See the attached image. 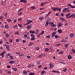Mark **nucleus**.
<instances>
[{
	"mask_svg": "<svg viewBox=\"0 0 75 75\" xmlns=\"http://www.w3.org/2000/svg\"><path fill=\"white\" fill-rule=\"evenodd\" d=\"M65 16L66 17H67V18H71V17H73V16H74V18H75V14L74 13L71 15V13H69L66 15Z\"/></svg>",
	"mask_w": 75,
	"mask_h": 75,
	"instance_id": "nucleus-1",
	"label": "nucleus"
},
{
	"mask_svg": "<svg viewBox=\"0 0 75 75\" xmlns=\"http://www.w3.org/2000/svg\"><path fill=\"white\" fill-rule=\"evenodd\" d=\"M6 54V51H4L2 52L0 54V56H2V58H3L4 56V55Z\"/></svg>",
	"mask_w": 75,
	"mask_h": 75,
	"instance_id": "nucleus-2",
	"label": "nucleus"
},
{
	"mask_svg": "<svg viewBox=\"0 0 75 75\" xmlns=\"http://www.w3.org/2000/svg\"><path fill=\"white\" fill-rule=\"evenodd\" d=\"M70 9L69 7H67V8H65L62 11L63 12H65L66 11H67V10H69Z\"/></svg>",
	"mask_w": 75,
	"mask_h": 75,
	"instance_id": "nucleus-3",
	"label": "nucleus"
},
{
	"mask_svg": "<svg viewBox=\"0 0 75 75\" xmlns=\"http://www.w3.org/2000/svg\"><path fill=\"white\" fill-rule=\"evenodd\" d=\"M56 34H57V32H54L52 33L51 34L52 35V38H53V37H54L55 35Z\"/></svg>",
	"mask_w": 75,
	"mask_h": 75,
	"instance_id": "nucleus-4",
	"label": "nucleus"
},
{
	"mask_svg": "<svg viewBox=\"0 0 75 75\" xmlns=\"http://www.w3.org/2000/svg\"><path fill=\"white\" fill-rule=\"evenodd\" d=\"M68 6H69V7H71L72 8H75V7L74 6H73L70 4H68Z\"/></svg>",
	"mask_w": 75,
	"mask_h": 75,
	"instance_id": "nucleus-5",
	"label": "nucleus"
},
{
	"mask_svg": "<svg viewBox=\"0 0 75 75\" xmlns=\"http://www.w3.org/2000/svg\"><path fill=\"white\" fill-rule=\"evenodd\" d=\"M50 68H51V69L54 66V65L53 64H51V63H50Z\"/></svg>",
	"mask_w": 75,
	"mask_h": 75,
	"instance_id": "nucleus-6",
	"label": "nucleus"
},
{
	"mask_svg": "<svg viewBox=\"0 0 75 75\" xmlns=\"http://www.w3.org/2000/svg\"><path fill=\"white\" fill-rule=\"evenodd\" d=\"M32 28V25H29L27 26V28L28 30H30V29H31V28Z\"/></svg>",
	"mask_w": 75,
	"mask_h": 75,
	"instance_id": "nucleus-7",
	"label": "nucleus"
},
{
	"mask_svg": "<svg viewBox=\"0 0 75 75\" xmlns=\"http://www.w3.org/2000/svg\"><path fill=\"white\" fill-rule=\"evenodd\" d=\"M67 58L69 59H72V57L71 56V55L69 54L67 57Z\"/></svg>",
	"mask_w": 75,
	"mask_h": 75,
	"instance_id": "nucleus-8",
	"label": "nucleus"
},
{
	"mask_svg": "<svg viewBox=\"0 0 75 75\" xmlns=\"http://www.w3.org/2000/svg\"><path fill=\"white\" fill-rule=\"evenodd\" d=\"M20 2L21 3H27V1L26 0H21L20 1Z\"/></svg>",
	"mask_w": 75,
	"mask_h": 75,
	"instance_id": "nucleus-9",
	"label": "nucleus"
},
{
	"mask_svg": "<svg viewBox=\"0 0 75 75\" xmlns=\"http://www.w3.org/2000/svg\"><path fill=\"white\" fill-rule=\"evenodd\" d=\"M16 62L15 61H14L13 60H11L9 62V64H14Z\"/></svg>",
	"mask_w": 75,
	"mask_h": 75,
	"instance_id": "nucleus-10",
	"label": "nucleus"
},
{
	"mask_svg": "<svg viewBox=\"0 0 75 75\" xmlns=\"http://www.w3.org/2000/svg\"><path fill=\"white\" fill-rule=\"evenodd\" d=\"M33 22V21L31 20H29L28 21V22L27 23L28 24H30V23H32Z\"/></svg>",
	"mask_w": 75,
	"mask_h": 75,
	"instance_id": "nucleus-11",
	"label": "nucleus"
},
{
	"mask_svg": "<svg viewBox=\"0 0 75 75\" xmlns=\"http://www.w3.org/2000/svg\"><path fill=\"white\" fill-rule=\"evenodd\" d=\"M60 20H62L61 21L62 22H64V21H65V18H64L62 17V18H60Z\"/></svg>",
	"mask_w": 75,
	"mask_h": 75,
	"instance_id": "nucleus-12",
	"label": "nucleus"
},
{
	"mask_svg": "<svg viewBox=\"0 0 75 75\" xmlns=\"http://www.w3.org/2000/svg\"><path fill=\"white\" fill-rule=\"evenodd\" d=\"M57 7H52V8H51V9H52V10H53V11H56V10H57Z\"/></svg>",
	"mask_w": 75,
	"mask_h": 75,
	"instance_id": "nucleus-13",
	"label": "nucleus"
},
{
	"mask_svg": "<svg viewBox=\"0 0 75 75\" xmlns=\"http://www.w3.org/2000/svg\"><path fill=\"white\" fill-rule=\"evenodd\" d=\"M29 33L30 34H34V33H35V32L34 30H33V31L32 30H30L29 31Z\"/></svg>",
	"mask_w": 75,
	"mask_h": 75,
	"instance_id": "nucleus-14",
	"label": "nucleus"
},
{
	"mask_svg": "<svg viewBox=\"0 0 75 75\" xmlns=\"http://www.w3.org/2000/svg\"><path fill=\"white\" fill-rule=\"evenodd\" d=\"M62 30L61 29H59L58 30V33L61 34L62 33Z\"/></svg>",
	"mask_w": 75,
	"mask_h": 75,
	"instance_id": "nucleus-15",
	"label": "nucleus"
},
{
	"mask_svg": "<svg viewBox=\"0 0 75 75\" xmlns=\"http://www.w3.org/2000/svg\"><path fill=\"white\" fill-rule=\"evenodd\" d=\"M62 24L60 22L59 23L58 26V27H61V26H62Z\"/></svg>",
	"mask_w": 75,
	"mask_h": 75,
	"instance_id": "nucleus-16",
	"label": "nucleus"
},
{
	"mask_svg": "<svg viewBox=\"0 0 75 75\" xmlns=\"http://www.w3.org/2000/svg\"><path fill=\"white\" fill-rule=\"evenodd\" d=\"M12 69L13 71H17V69L16 68L12 67Z\"/></svg>",
	"mask_w": 75,
	"mask_h": 75,
	"instance_id": "nucleus-17",
	"label": "nucleus"
},
{
	"mask_svg": "<svg viewBox=\"0 0 75 75\" xmlns=\"http://www.w3.org/2000/svg\"><path fill=\"white\" fill-rule=\"evenodd\" d=\"M6 49L8 51H10V47L8 46H7L6 47Z\"/></svg>",
	"mask_w": 75,
	"mask_h": 75,
	"instance_id": "nucleus-18",
	"label": "nucleus"
},
{
	"mask_svg": "<svg viewBox=\"0 0 75 75\" xmlns=\"http://www.w3.org/2000/svg\"><path fill=\"white\" fill-rule=\"evenodd\" d=\"M71 51H72L73 53L75 54V50L74 49H71Z\"/></svg>",
	"mask_w": 75,
	"mask_h": 75,
	"instance_id": "nucleus-19",
	"label": "nucleus"
},
{
	"mask_svg": "<svg viewBox=\"0 0 75 75\" xmlns=\"http://www.w3.org/2000/svg\"><path fill=\"white\" fill-rule=\"evenodd\" d=\"M14 34L15 35H19V32L18 31H16L15 33Z\"/></svg>",
	"mask_w": 75,
	"mask_h": 75,
	"instance_id": "nucleus-20",
	"label": "nucleus"
},
{
	"mask_svg": "<svg viewBox=\"0 0 75 75\" xmlns=\"http://www.w3.org/2000/svg\"><path fill=\"white\" fill-rule=\"evenodd\" d=\"M9 58L10 59H14V57H13V56L11 55L9 56Z\"/></svg>",
	"mask_w": 75,
	"mask_h": 75,
	"instance_id": "nucleus-21",
	"label": "nucleus"
},
{
	"mask_svg": "<svg viewBox=\"0 0 75 75\" xmlns=\"http://www.w3.org/2000/svg\"><path fill=\"white\" fill-rule=\"evenodd\" d=\"M74 34L73 33H71L70 35V37H74Z\"/></svg>",
	"mask_w": 75,
	"mask_h": 75,
	"instance_id": "nucleus-22",
	"label": "nucleus"
},
{
	"mask_svg": "<svg viewBox=\"0 0 75 75\" xmlns=\"http://www.w3.org/2000/svg\"><path fill=\"white\" fill-rule=\"evenodd\" d=\"M56 26V24H54H54H53L52 25H51V26L52 27H55Z\"/></svg>",
	"mask_w": 75,
	"mask_h": 75,
	"instance_id": "nucleus-23",
	"label": "nucleus"
},
{
	"mask_svg": "<svg viewBox=\"0 0 75 75\" xmlns=\"http://www.w3.org/2000/svg\"><path fill=\"white\" fill-rule=\"evenodd\" d=\"M13 28H16V29H17V28H18V26H17V25H15L14 26Z\"/></svg>",
	"mask_w": 75,
	"mask_h": 75,
	"instance_id": "nucleus-24",
	"label": "nucleus"
},
{
	"mask_svg": "<svg viewBox=\"0 0 75 75\" xmlns=\"http://www.w3.org/2000/svg\"><path fill=\"white\" fill-rule=\"evenodd\" d=\"M49 24V23H48V21H46V24L45 25V27H47V25H48Z\"/></svg>",
	"mask_w": 75,
	"mask_h": 75,
	"instance_id": "nucleus-25",
	"label": "nucleus"
},
{
	"mask_svg": "<svg viewBox=\"0 0 75 75\" xmlns=\"http://www.w3.org/2000/svg\"><path fill=\"white\" fill-rule=\"evenodd\" d=\"M29 75H35V74L34 72H30Z\"/></svg>",
	"mask_w": 75,
	"mask_h": 75,
	"instance_id": "nucleus-26",
	"label": "nucleus"
},
{
	"mask_svg": "<svg viewBox=\"0 0 75 75\" xmlns=\"http://www.w3.org/2000/svg\"><path fill=\"white\" fill-rule=\"evenodd\" d=\"M45 51L47 52V51H49V48H45Z\"/></svg>",
	"mask_w": 75,
	"mask_h": 75,
	"instance_id": "nucleus-27",
	"label": "nucleus"
},
{
	"mask_svg": "<svg viewBox=\"0 0 75 75\" xmlns=\"http://www.w3.org/2000/svg\"><path fill=\"white\" fill-rule=\"evenodd\" d=\"M33 44H34V43L31 42L28 45L29 46H30V45H33Z\"/></svg>",
	"mask_w": 75,
	"mask_h": 75,
	"instance_id": "nucleus-28",
	"label": "nucleus"
},
{
	"mask_svg": "<svg viewBox=\"0 0 75 75\" xmlns=\"http://www.w3.org/2000/svg\"><path fill=\"white\" fill-rule=\"evenodd\" d=\"M5 28H8V27H9V26H8V25H5Z\"/></svg>",
	"mask_w": 75,
	"mask_h": 75,
	"instance_id": "nucleus-29",
	"label": "nucleus"
},
{
	"mask_svg": "<svg viewBox=\"0 0 75 75\" xmlns=\"http://www.w3.org/2000/svg\"><path fill=\"white\" fill-rule=\"evenodd\" d=\"M18 25L19 27H21V28H22L23 27V26H22L21 24H18Z\"/></svg>",
	"mask_w": 75,
	"mask_h": 75,
	"instance_id": "nucleus-30",
	"label": "nucleus"
},
{
	"mask_svg": "<svg viewBox=\"0 0 75 75\" xmlns=\"http://www.w3.org/2000/svg\"><path fill=\"white\" fill-rule=\"evenodd\" d=\"M55 38H59V36H58V35H55L54 36Z\"/></svg>",
	"mask_w": 75,
	"mask_h": 75,
	"instance_id": "nucleus-31",
	"label": "nucleus"
},
{
	"mask_svg": "<svg viewBox=\"0 0 75 75\" xmlns=\"http://www.w3.org/2000/svg\"><path fill=\"white\" fill-rule=\"evenodd\" d=\"M18 21H21L22 20V18H18V19L17 20Z\"/></svg>",
	"mask_w": 75,
	"mask_h": 75,
	"instance_id": "nucleus-32",
	"label": "nucleus"
},
{
	"mask_svg": "<svg viewBox=\"0 0 75 75\" xmlns=\"http://www.w3.org/2000/svg\"><path fill=\"white\" fill-rule=\"evenodd\" d=\"M7 20L8 22H11V19H7Z\"/></svg>",
	"mask_w": 75,
	"mask_h": 75,
	"instance_id": "nucleus-33",
	"label": "nucleus"
},
{
	"mask_svg": "<svg viewBox=\"0 0 75 75\" xmlns=\"http://www.w3.org/2000/svg\"><path fill=\"white\" fill-rule=\"evenodd\" d=\"M45 73V71H42V72H41V74H42V75H44Z\"/></svg>",
	"mask_w": 75,
	"mask_h": 75,
	"instance_id": "nucleus-34",
	"label": "nucleus"
},
{
	"mask_svg": "<svg viewBox=\"0 0 75 75\" xmlns=\"http://www.w3.org/2000/svg\"><path fill=\"white\" fill-rule=\"evenodd\" d=\"M67 68H66L64 70H63V71H64V72H66L67 70Z\"/></svg>",
	"mask_w": 75,
	"mask_h": 75,
	"instance_id": "nucleus-35",
	"label": "nucleus"
},
{
	"mask_svg": "<svg viewBox=\"0 0 75 75\" xmlns=\"http://www.w3.org/2000/svg\"><path fill=\"white\" fill-rule=\"evenodd\" d=\"M43 17L42 16H41L39 18V19L40 20H43Z\"/></svg>",
	"mask_w": 75,
	"mask_h": 75,
	"instance_id": "nucleus-36",
	"label": "nucleus"
},
{
	"mask_svg": "<svg viewBox=\"0 0 75 75\" xmlns=\"http://www.w3.org/2000/svg\"><path fill=\"white\" fill-rule=\"evenodd\" d=\"M44 34V31H43L40 34V35H43Z\"/></svg>",
	"mask_w": 75,
	"mask_h": 75,
	"instance_id": "nucleus-37",
	"label": "nucleus"
},
{
	"mask_svg": "<svg viewBox=\"0 0 75 75\" xmlns=\"http://www.w3.org/2000/svg\"><path fill=\"white\" fill-rule=\"evenodd\" d=\"M43 55V54H40V55H39L38 57V58H40V57H42Z\"/></svg>",
	"mask_w": 75,
	"mask_h": 75,
	"instance_id": "nucleus-38",
	"label": "nucleus"
},
{
	"mask_svg": "<svg viewBox=\"0 0 75 75\" xmlns=\"http://www.w3.org/2000/svg\"><path fill=\"white\" fill-rule=\"evenodd\" d=\"M27 73V71H24L23 72V74H26Z\"/></svg>",
	"mask_w": 75,
	"mask_h": 75,
	"instance_id": "nucleus-39",
	"label": "nucleus"
},
{
	"mask_svg": "<svg viewBox=\"0 0 75 75\" xmlns=\"http://www.w3.org/2000/svg\"><path fill=\"white\" fill-rule=\"evenodd\" d=\"M5 35L6 37L8 38L10 37V36H9V35L8 34H6Z\"/></svg>",
	"mask_w": 75,
	"mask_h": 75,
	"instance_id": "nucleus-40",
	"label": "nucleus"
},
{
	"mask_svg": "<svg viewBox=\"0 0 75 75\" xmlns=\"http://www.w3.org/2000/svg\"><path fill=\"white\" fill-rule=\"evenodd\" d=\"M68 45H69V44H66L65 45V48H67L68 47Z\"/></svg>",
	"mask_w": 75,
	"mask_h": 75,
	"instance_id": "nucleus-41",
	"label": "nucleus"
},
{
	"mask_svg": "<svg viewBox=\"0 0 75 75\" xmlns=\"http://www.w3.org/2000/svg\"><path fill=\"white\" fill-rule=\"evenodd\" d=\"M56 10H58V11H61V9L60 8H58L57 7Z\"/></svg>",
	"mask_w": 75,
	"mask_h": 75,
	"instance_id": "nucleus-42",
	"label": "nucleus"
},
{
	"mask_svg": "<svg viewBox=\"0 0 75 75\" xmlns=\"http://www.w3.org/2000/svg\"><path fill=\"white\" fill-rule=\"evenodd\" d=\"M37 64L38 65H40V60L38 61L37 62Z\"/></svg>",
	"mask_w": 75,
	"mask_h": 75,
	"instance_id": "nucleus-43",
	"label": "nucleus"
},
{
	"mask_svg": "<svg viewBox=\"0 0 75 75\" xmlns=\"http://www.w3.org/2000/svg\"><path fill=\"white\" fill-rule=\"evenodd\" d=\"M35 39V37H33V38H31V40H32V41H33V40H34Z\"/></svg>",
	"mask_w": 75,
	"mask_h": 75,
	"instance_id": "nucleus-44",
	"label": "nucleus"
},
{
	"mask_svg": "<svg viewBox=\"0 0 75 75\" xmlns=\"http://www.w3.org/2000/svg\"><path fill=\"white\" fill-rule=\"evenodd\" d=\"M43 4H44V5H45L47 4V3H48V2H47V1H45L44 2H43Z\"/></svg>",
	"mask_w": 75,
	"mask_h": 75,
	"instance_id": "nucleus-45",
	"label": "nucleus"
},
{
	"mask_svg": "<svg viewBox=\"0 0 75 75\" xmlns=\"http://www.w3.org/2000/svg\"><path fill=\"white\" fill-rule=\"evenodd\" d=\"M40 5L41 6H44V4L43 2H42L41 4Z\"/></svg>",
	"mask_w": 75,
	"mask_h": 75,
	"instance_id": "nucleus-46",
	"label": "nucleus"
},
{
	"mask_svg": "<svg viewBox=\"0 0 75 75\" xmlns=\"http://www.w3.org/2000/svg\"><path fill=\"white\" fill-rule=\"evenodd\" d=\"M23 8H21L18 11V13H19V12H20V11H21V10H23Z\"/></svg>",
	"mask_w": 75,
	"mask_h": 75,
	"instance_id": "nucleus-47",
	"label": "nucleus"
},
{
	"mask_svg": "<svg viewBox=\"0 0 75 75\" xmlns=\"http://www.w3.org/2000/svg\"><path fill=\"white\" fill-rule=\"evenodd\" d=\"M35 7L34 6L31 7V8H32V9H35Z\"/></svg>",
	"mask_w": 75,
	"mask_h": 75,
	"instance_id": "nucleus-48",
	"label": "nucleus"
},
{
	"mask_svg": "<svg viewBox=\"0 0 75 75\" xmlns=\"http://www.w3.org/2000/svg\"><path fill=\"white\" fill-rule=\"evenodd\" d=\"M9 41L11 43H12V42H13V40L12 39H10L9 40Z\"/></svg>",
	"mask_w": 75,
	"mask_h": 75,
	"instance_id": "nucleus-49",
	"label": "nucleus"
},
{
	"mask_svg": "<svg viewBox=\"0 0 75 75\" xmlns=\"http://www.w3.org/2000/svg\"><path fill=\"white\" fill-rule=\"evenodd\" d=\"M21 14H22V12H20L18 14V16H21Z\"/></svg>",
	"mask_w": 75,
	"mask_h": 75,
	"instance_id": "nucleus-50",
	"label": "nucleus"
},
{
	"mask_svg": "<svg viewBox=\"0 0 75 75\" xmlns=\"http://www.w3.org/2000/svg\"><path fill=\"white\" fill-rule=\"evenodd\" d=\"M30 36H31V37H32L33 38H34V37H35V36H34V35L33 34H31V35H30Z\"/></svg>",
	"mask_w": 75,
	"mask_h": 75,
	"instance_id": "nucleus-51",
	"label": "nucleus"
},
{
	"mask_svg": "<svg viewBox=\"0 0 75 75\" xmlns=\"http://www.w3.org/2000/svg\"><path fill=\"white\" fill-rule=\"evenodd\" d=\"M46 38H50V35L47 36H46Z\"/></svg>",
	"mask_w": 75,
	"mask_h": 75,
	"instance_id": "nucleus-52",
	"label": "nucleus"
},
{
	"mask_svg": "<svg viewBox=\"0 0 75 75\" xmlns=\"http://www.w3.org/2000/svg\"><path fill=\"white\" fill-rule=\"evenodd\" d=\"M63 53H64V52L62 51L60 52H58V54H63Z\"/></svg>",
	"mask_w": 75,
	"mask_h": 75,
	"instance_id": "nucleus-53",
	"label": "nucleus"
},
{
	"mask_svg": "<svg viewBox=\"0 0 75 75\" xmlns=\"http://www.w3.org/2000/svg\"><path fill=\"white\" fill-rule=\"evenodd\" d=\"M61 42H66V40H61Z\"/></svg>",
	"mask_w": 75,
	"mask_h": 75,
	"instance_id": "nucleus-54",
	"label": "nucleus"
},
{
	"mask_svg": "<svg viewBox=\"0 0 75 75\" xmlns=\"http://www.w3.org/2000/svg\"><path fill=\"white\" fill-rule=\"evenodd\" d=\"M3 43V40H0V44H1Z\"/></svg>",
	"mask_w": 75,
	"mask_h": 75,
	"instance_id": "nucleus-55",
	"label": "nucleus"
},
{
	"mask_svg": "<svg viewBox=\"0 0 75 75\" xmlns=\"http://www.w3.org/2000/svg\"><path fill=\"white\" fill-rule=\"evenodd\" d=\"M27 58H28L29 59H30L31 57L30 56H27Z\"/></svg>",
	"mask_w": 75,
	"mask_h": 75,
	"instance_id": "nucleus-56",
	"label": "nucleus"
},
{
	"mask_svg": "<svg viewBox=\"0 0 75 75\" xmlns=\"http://www.w3.org/2000/svg\"><path fill=\"white\" fill-rule=\"evenodd\" d=\"M7 73L8 74H11V71H8Z\"/></svg>",
	"mask_w": 75,
	"mask_h": 75,
	"instance_id": "nucleus-57",
	"label": "nucleus"
},
{
	"mask_svg": "<svg viewBox=\"0 0 75 75\" xmlns=\"http://www.w3.org/2000/svg\"><path fill=\"white\" fill-rule=\"evenodd\" d=\"M27 35H24V37H25V38H27Z\"/></svg>",
	"mask_w": 75,
	"mask_h": 75,
	"instance_id": "nucleus-58",
	"label": "nucleus"
},
{
	"mask_svg": "<svg viewBox=\"0 0 75 75\" xmlns=\"http://www.w3.org/2000/svg\"><path fill=\"white\" fill-rule=\"evenodd\" d=\"M56 46H59V45H61V44L60 43L57 44H56Z\"/></svg>",
	"mask_w": 75,
	"mask_h": 75,
	"instance_id": "nucleus-59",
	"label": "nucleus"
},
{
	"mask_svg": "<svg viewBox=\"0 0 75 75\" xmlns=\"http://www.w3.org/2000/svg\"><path fill=\"white\" fill-rule=\"evenodd\" d=\"M36 49L37 50H40V47H37Z\"/></svg>",
	"mask_w": 75,
	"mask_h": 75,
	"instance_id": "nucleus-60",
	"label": "nucleus"
},
{
	"mask_svg": "<svg viewBox=\"0 0 75 75\" xmlns=\"http://www.w3.org/2000/svg\"><path fill=\"white\" fill-rule=\"evenodd\" d=\"M25 42H26V40H23V41L22 42L23 43H25Z\"/></svg>",
	"mask_w": 75,
	"mask_h": 75,
	"instance_id": "nucleus-61",
	"label": "nucleus"
},
{
	"mask_svg": "<svg viewBox=\"0 0 75 75\" xmlns=\"http://www.w3.org/2000/svg\"><path fill=\"white\" fill-rule=\"evenodd\" d=\"M53 24H54V22H51L50 23H49V25H52Z\"/></svg>",
	"mask_w": 75,
	"mask_h": 75,
	"instance_id": "nucleus-62",
	"label": "nucleus"
},
{
	"mask_svg": "<svg viewBox=\"0 0 75 75\" xmlns=\"http://www.w3.org/2000/svg\"><path fill=\"white\" fill-rule=\"evenodd\" d=\"M16 42H19V39H17L16 40Z\"/></svg>",
	"mask_w": 75,
	"mask_h": 75,
	"instance_id": "nucleus-63",
	"label": "nucleus"
},
{
	"mask_svg": "<svg viewBox=\"0 0 75 75\" xmlns=\"http://www.w3.org/2000/svg\"><path fill=\"white\" fill-rule=\"evenodd\" d=\"M2 4H5V3H6V2H4L3 1H2Z\"/></svg>",
	"mask_w": 75,
	"mask_h": 75,
	"instance_id": "nucleus-64",
	"label": "nucleus"
}]
</instances>
